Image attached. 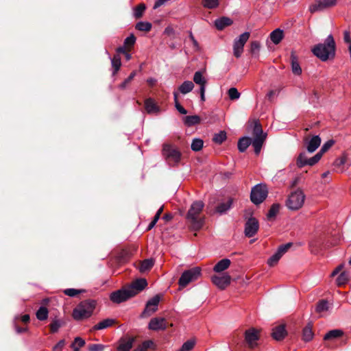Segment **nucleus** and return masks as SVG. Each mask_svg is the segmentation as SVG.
Segmentation results:
<instances>
[{"mask_svg":"<svg viewBox=\"0 0 351 351\" xmlns=\"http://www.w3.org/2000/svg\"><path fill=\"white\" fill-rule=\"evenodd\" d=\"M253 140L249 137H243L238 142V149L241 152H245L250 144L254 148L256 154H258L266 139L267 134L263 132L261 125L255 122L253 128Z\"/></svg>","mask_w":351,"mask_h":351,"instance_id":"f257e3e1","label":"nucleus"},{"mask_svg":"<svg viewBox=\"0 0 351 351\" xmlns=\"http://www.w3.org/2000/svg\"><path fill=\"white\" fill-rule=\"evenodd\" d=\"M336 45L331 34L328 35L324 43L316 45L313 49V54L322 61L333 59L335 56Z\"/></svg>","mask_w":351,"mask_h":351,"instance_id":"f03ea898","label":"nucleus"},{"mask_svg":"<svg viewBox=\"0 0 351 351\" xmlns=\"http://www.w3.org/2000/svg\"><path fill=\"white\" fill-rule=\"evenodd\" d=\"M306 195L302 189H297L292 191L285 202L287 208L292 211L300 210L304 204Z\"/></svg>","mask_w":351,"mask_h":351,"instance_id":"7ed1b4c3","label":"nucleus"},{"mask_svg":"<svg viewBox=\"0 0 351 351\" xmlns=\"http://www.w3.org/2000/svg\"><path fill=\"white\" fill-rule=\"evenodd\" d=\"M95 307L94 300H86L80 303L73 310V317L75 320H82L89 317Z\"/></svg>","mask_w":351,"mask_h":351,"instance_id":"20e7f679","label":"nucleus"},{"mask_svg":"<svg viewBox=\"0 0 351 351\" xmlns=\"http://www.w3.org/2000/svg\"><path fill=\"white\" fill-rule=\"evenodd\" d=\"M204 203L202 201L193 202L188 212L187 218L191 221L193 228L197 230L202 226V221L198 219V215L204 208Z\"/></svg>","mask_w":351,"mask_h":351,"instance_id":"39448f33","label":"nucleus"},{"mask_svg":"<svg viewBox=\"0 0 351 351\" xmlns=\"http://www.w3.org/2000/svg\"><path fill=\"white\" fill-rule=\"evenodd\" d=\"M200 275L201 269L198 267L184 271L179 279V286L181 288L186 287L190 282L196 280Z\"/></svg>","mask_w":351,"mask_h":351,"instance_id":"423d86ee","label":"nucleus"},{"mask_svg":"<svg viewBox=\"0 0 351 351\" xmlns=\"http://www.w3.org/2000/svg\"><path fill=\"white\" fill-rule=\"evenodd\" d=\"M267 189L264 184L256 185L251 191V200L253 203L258 204L261 203L267 196Z\"/></svg>","mask_w":351,"mask_h":351,"instance_id":"0eeeda50","label":"nucleus"},{"mask_svg":"<svg viewBox=\"0 0 351 351\" xmlns=\"http://www.w3.org/2000/svg\"><path fill=\"white\" fill-rule=\"evenodd\" d=\"M250 38L249 32L241 34L238 38H235L233 43V53L234 56L239 58L243 52V47Z\"/></svg>","mask_w":351,"mask_h":351,"instance_id":"6e6552de","label":"nucleus"},{"mask_svg":"<svg viewBox=\"0 0 351 351\" xmlns=\"http://www.w3.org/2000/svg\"><path fill=\"white\" fill-rule=\"evenodd\" d=\"M336 4L337 0H316L309 6L308 10L311 13L322 12L335 6Z\"/></svg>","mask_w":351,"mask_h":351,"instance_id":"1a4fd4ad","label":"nucleus"},{"mask_svg":"<svg viewBox=\"0 0 351 351\" xmlns=\"http://www.w3.org/2000/svg\"><path fill=\"white\" fill-rule=\"evenodd\" d=\"M132 291H130V289L127 287L112 293L110 296V298L112 302L119 304L121 302L126 301L130 298L134 297L132 295L133 293Z\"/></svg>","mask_w":351,"mask_h":351,"instance_id":"9d476101","label":"nucleus"},{"mask_svg":"<svg viewBox=\"0 0 351 351\" xmlns=\"http://www.w3.org/2000/svg\"><path fill=\"white\" fill-rule=\"evenodd\" d=\"M162 155L169 161L178 162L180 159V152L169 144H164L162 147Z\"/></svg>","mask_w":351,"mask_h":351,"instance_id":"9b49d317","label":"nucleus"},{"mask_svg":"<svg viewBox=\"0 0 351 351\" xmlns=\"http://www.w3.org/2000/svg\"><path fill=\"white\" fill-rule=\"evenodd\" d=\"M212 282L220 289H225L231 282V276L225 273L222 275H215L211 278Z\"/></svg>","mask_w":351,"mask_h":351,"instance_id":"f8f14e48","label":"nucleus"},{"mask_svg":"<svg viewBox=\"0 0 351 351\" xmlns=\"http://www.w3.org/2000/svg\"><path fill=\"white\" fill-rule=\"evenodd\" d=\"M259 339V330L251 328L247 330L245 332V340L247 343L248 346L253 348L257 346V341Z\"/></svg>","mask_w":351,"mask_h":351,"instance_id":"ddd939ff","label":"nucleus"},{"mask_svg":"<svg viewBox=\"0 0 351 351\" xmlns=\"http://www.w3.org/2000/svg\"><path fill=\"white\" fill-rule=\"evenodd\" d=\"M160 298L158 295L154 296L151 298L146 304L145 310L143 311L142 315L143 317L150 316L152 313L156 312L158 309V306L160 302Z\"/></svg>","mask_w":351,"mask_h":351,"instance_id":"4468645a","label":"nucleus"},{"mask_svg":"<svg viewBox=\"0 0 351 351\" xmlns=\"http://www.w3.org/2000/svg\"><path fill=\"white\" fill-rule=\"evenodd\" d=\"M259 228L258 221L255 218H250L245 225V234L247 237L254 236L258 232Z\"/></svg>","mask_w":351,"mask_h":351,"instance_id":"2eb2a0df","label":"nucleus"},{"mask_svg":"<svg viewBox=\"0 0 351 351\" xmlns=\"http://www.w3.org/2000/svg\"><path fill=\"white\" fill-rule=\"evenodd\" d=\"M167 328V322L162 317L152 318L148 325V328L152 330H163Z\"/></svg>","mask_w":351,"mask_h":351,"instance_id":"dca6fc26","label":"nucleus"},{"mask_svg":"<svg viewBox=\"0 0 351 351\" xmlns=\"http://www.w3.org/2000/svg\"><path fill=\"white\" fill-rule=\"evenodd\" d=\"M147 285V281L144 278L138 279L134 282L131 284V285L128 286V289L130 291H132L133 296L138 294L140 291L143 290L146 286Z\"/></svg>","mask_w":351,"mask_h":351,"instance_id":"f3484780","label":"nucleus"},{"mask_svg":"<svg viewBox=\"0 0 351 351\" xmlns=\"http://www.w3.org/2000/svg\"><path fill=\"white\" fill-rule=\"evenodd\" d=\"M305 143L307 151L309 153H313L319 147L321 138L319 136H313L310 139H306Z\"/></svg>","mask_w":351,"mask_h":351,"instance_id":"a211bd4d","label":"nucleus"},{"mask_svg":"<svg viewBox=\"0 0 351 351\" xmlns=\"http://www.w3.org/2000/svg\"><path fill=\"white\" fill-rule=\"evenodd\" d=\"M271 335L275 340H282L287 335V332L285 330V326L284 324H280L275 326L273 328V332Z\"/></svg>","mask_w":351,"mask_h":351,"instance_id":"6ab92c4d","label":"nucleus"},{"mask_svg":"<svg viewBox=\"0 0 351 351\" xmlns=\"http://www.w3.org/2000/svg\"><path fill=\"white\" fill-rule=\"evenodd\" d=\"M145 108L149 114H156L159 112V107L152 98H148L145 101Z\"/></svg>","mask_w":351,"mask_h":351,"instance_id":"aec40b11","label":"nucleus"},{"mask_svg":"<svg viewBox=\"0 0 351 351\" xmlns=\"http://www.w3.org/2000/svg\"><path fill=\"white\" fill-rule=\"evenodd\" d=\"M269 36L271 42L275 45H278L284 38V32L278 28L271 32Z\"/></svg>","mask_w":351,"mask_h":351,"instance_id":"412c9836","label":"nucleus"},{"mask_svg":"<svg viewBox=\"0 0 351 351\" xmlns=\"http://www.w3.org/2000/svg\"><path fill=\"white\" fill-rule=\"evenodd\" d=\"M231 264V262L228 258H223L219 261L213 267V271L217 273H220L227 269Z\"/></svg>","mask_w":351,"mask_h":351,"instance_id":"4be33fe9","label":"nucleus"},{"mask_svg":"<svg viewBox=\"0 0 351 351\" xmlns=\"http://www.w3.org/2000/svg\"><path fill=\"white\" fill-rule=\"evenodd\" d=\"M193 82L199 86V88H206L207 80L201 71H196L193 75Z\"/></svg>","mask_w":351,"mask_h":351,"instance_id":"5701e85b","label":"nucleus"},{"mask_svg":"<svg viewBox=\"0 0 351 351\" xmlns=\"http://www.w3.org/2000/svg\"><path fill=\"white\" fill-rule=\"evenodd\" d=\"M291 70L292 72L295 75H300L302 73V69L300 66V64L298 62L297 56L295 54L292 52L291 54Z\"/></svg>","mask_w":351,"mask_h":351,"instance_id":"b1692460","label":"nucleus"},{"mask_svg":"<svg viewBox=\"0 0 351 351\" xmlns=\"http://www.w3.org/2000/svg\"><path fill=\"white\" fill-rule=\"evenodd\" d=\"M154 261L152 258L145 259L142 261L138 267L141 273H145L152 269L154 266Z\"/></svg>","mask_w":351,"mask_h":351,"instance_id":"393cba45","label":"nucleus"},{"mask_svg":"<svg viewBox=\"0 0 351 351\" xmlns=\"http://www.w3.org/2000/svg\"><path fill=\"white\" fill-rule=\"evenodd\" d=\"M312 324H308L302 330V339L305 341H311L313 337V332L312 330Z\"/></svg>","mask_w":351,"mask_h":351,"instance_id":"a878e982","label":"nucleus"},{"mask_svg":"<svg viewBox=\"0 0 351 351\" xmlns=\"http://www.w3.org/2000/svg\"><path fill=\"white\" fill-rule=\"evenodd\" d=\"M194 88V84L191 81H184L180 86L179 90L182 94L190 93Z\"/></svg>","mask_w":351,"mask_h":351,"instance_id":"bb28decb","label":"nucleus"},{"mask_svg":"<svg viewBox=\"0 0 351 351\" xmlns=\"http://www.w3.org/2000/svg\"><path fill=\"white\" fill-rule=\"evenodd\" d=\"M232 20L227 17H223L215 21V24L218 29H222L225 27L231 25Z\"/></svg>","mask_w":351,"mask_h":351,"instance_id":"cd10ccee","label":"nucleus"},{"mask_svg":"<svg viewBox=\"0 0 351 351\" xmlns=\"http://www.w3.org/2000/svg\"><path fill=\"white\" fill-rule=\"evenodd\" d=\"M343 332L341 330H339V329L332 330L325 335L324 339V340H332V339H335L341 337L343 335Z\"/></svg>","mask_w":351,"mask_h":351,"instance_id":"c85d7f7f","label":"nucleus"},{"mask_svg":"<svg viewBox=\"0 0 351 351\" xmlns=\"http://www.w3.org/2000/svg\"><path fill=\"white\" fill-rule=\"evenodd\" d=\"M133 339H128L126 340H122L118 347L119 351H130L132 347Z\"/></svg>","mask_w":351,"mask_h":351,"instance_id":"c756f323","label":"nucleus"},{"mask_svg":"<svg viewBox=\"0 0 351 351\" xmlns=\"http://www.w3.org/2000/svg\"><path fill=\"white\" fill-rule=\"evenodd\" d=\"M200 121L201 119L197 115L186 116L184 120L185 125L187 126H192L198 124L200 123Z\"/></svg>","mask_w":351,"mask_h":351,"instance_id":"7c9ffc66","label":"nucleus"},{"mask_svg":"<svg viewBox=\"0 0 351 351\" xmlns=\"http://www.w3.org/2000/svg\"><path fill=\"white\" fill-rule=\"evenodd\" d=\"M114 323L112 319H106L94 326L95 330H102L111 326Z\"/></svg>","mask_w":351,"mask_h":351,"instance_id":"2f4dec72","label":"nucleus"},{"mask_svg":"<svg viewBox=\"0 0 351 351\" xmlns=\"http://www.w3.org/2000/svg\"><path fill=\"white\" fill-rule=\"evenodd\" d=\"M308 160V158L305 152L300 153L297 158V166L301 168L305 165H307Z\"/></svg>","mask_w":351,"mask_h":351,"instance_id":"473e14b6","label":"nucleus"},{"mask_svg":"<svg viewBox=\"0 0 351 351\" xmlns=\"http://www.w3.org/2000/svg\"><path fill=\"white\" fill-rule=\"evenodd\" d=\"M152 25L149 22L141 21L136 25V29L146 32H149L152 29Z\"/></svg>","mask_w":351,"mask_h":351,"instance_id":"72a5a7b5","label":"nucleus"},{"mask_svg":"<svg viewBox=\"0 0 351 351\" xmlns=\"http://www.w3.org/2000/svg\"><path fill=\"white\" fill-rule=\"evenodd\" d=\"M48 310L47 308L41 306L36 312V317L39 320H45L48 317Z\"/></svg>","mask_w":351,"mask_h":351,"instance_id":"f704fd0d","label":"nucleus"},{"mask_svg":"<svg viewBox=\"0 0 351 351\" xmlns=\"http://www.w3.org/2000/svg\"><path fill=\"white\" fill-rule=\"evenodd\" d=\"M280 205L279 204H274L268 213H267V218L268 219H271L273 217H275L276 216V215L278 213L279 210H280Z\"/></svg>","mask_w":351,"mask_h":351,"instance_id":"c9c22d12","label":"nucleus"},{"mask_svg":"<svg viewBox=\"0 0 351 351\" xmlns=\"http://www.w3.org/2000/svg\"><path fill=\"white\" fill-rule=\"evenodd\" d=\"M231 204V199L228 200L226 202L221 203L217 207V211L219 213L222 214L230 209Z\"/></svg>","mask_w":351,"mask_h":351,"instance_id":"e433bc0d","label":"nucleus"},{"mask_svg":"<svg viewBox=\"0 0 351 351\" xmlns=\"http://www.w3.org/2000/svg\"><path fill=\"white\" fill-rule=\"evenodd\" d=\"M204 141L200 138H195L191 143V149L195 152H198L203 147Z\"/></svg>","mask_w":351,"mask_h":351,"instance_id":"4c0bfd02","label":"nucleus"},{"mask_svg":"<svg viewBox=\"0 0 351 351\" xmlns=\"http://www.w3.org/2000/svg\"><path fill=\"white\" fill-rule=\"evenodd\" d=\"M202 5L208 9H215L219 5V0H202Z\"/></svg>","mask_w":351,"mask_h":351,"instance_id":"58836bf2","label":"nucleus"},{"mask_svg":"<svg viewBox=\"0 0 351 351\" xmlns=\"http://www.w3.org/2000/svg\"><path fill=\"white\" fill-rule=\"evenodd\" d=\"M337 284L338 286H341L347 283L348 281V274L347 272H341L337 278Z\"/></svg>","mask_w":351,"mask_h":351,"instance_id":"ea45409f","label":"nucleus"},{"mask_svg":"<svg viewBox=\"0 0 351 351\" xmlns=\"http://www.w3.org/2000/svg\"><path fill=\"white\" fill-rule=\"evenodd\" d=\"M226 139V133L223 131H221L217 134H215L213 137V141L216 143L221 144Z\"/></svg>","mask_w":351,"mask_h":351,"instance_id":"a19ab883","label":"nucleus"},{"mask_svg":"<svg viewBox=\"0 0 351 351\" xmlns=\"http://www.w3.org/2000/svg\"><path fill=\"white\" fill-rule=\"evenodd\" d=\"M328 308H329V305H328V302H326L325 300H322L317 304L316 311L318 313H321L327 311L328 310Z\"/></svg>","mask_w":351,"mask_h":351,"instance_id":"79ce46f5","label":"nucleus"},{"mask_svg":"<svg viewBox=\"0 0 351 351\" xmlns=\"http://www.w3.org/2000/svg\"><path fill=\"white\" fill-rule=\"evenodd\" d=\"M85 344V341L80 337H76L74 340V342L72 344V348L73 351H79V349L84 346Z\"/></svg>","mask_w":351,"mask_h":351,"instance_id":"37998d69","label":"nucleus"},{"mask_svg":"<svg viewBox=\"0 0 351 351\" xmlns=\"http://www.w3.org/2000/svg\"><path fill=\"white\" fill-rule=\"evenodd\" d=\"M228 94L229 98L232 100L238 99L241 95L240 93L236 88H230L228 91Z\"/></svg>","mask_w":351,"mask_h":351,"instance_id":"c03bdc74","label":"nucleus"},{"mask_svg":"<svg viewBox=\"0 0 351 351\" xmlns=\"http://www.w3.org/2000/svg\"><path fill=\"white\" fill-rule=\"evenodd\" d=\"M112 66L114 69V71L117 72L119 71V69L121 67V58L119 56H114L113 58L112 59Z\"/></svg>","mask_w":351,"mask_h":351,"instance_id":"a18cd8bd","label":"nucleus"},{"mask_svg":"<svg viewBox=\"0 0 351 351\" xmlns=\"http://www.w3.org/2000/svg\"><path fill=\"white\" fill-rule=\"evenodd\" d=\"M335 143L333 140H329L326 142L322 147L320 151L318 152L319 154H322V156Z\"/></svg>","mask_w":351,"mask_h":351,"instance_id":"49530a36","label":"nucleus"},{"mask_svg":"<svg viewBox=\"0 0 351 351\" xmlns=\"http://www.w3.org/2000/svg\"><path fill=\"white\" fill-rule=\"evenodd\" d=\"M322 154H316L314 156L308 158L307 165L313 166L317 163L322 158Z\"/></svg>","mask_w":351,"mask_h":351,"instance_id":"de8ad7c7","label":"nucleus"},{"mask_svg":"<svg viewBox=\"0 0 351 351\" xmlns=\"http://www.w3.org/2000/svg\"><path fill=\"white\" fill-rule=\"evenodd\" d=\"M281 256L276 252L273 256H271L267 261V263L269 266H274L280 260Z\"/></svg>","mask_w":351,"mask_h":351,"instance_id":"09e8293b","label":"nucleus"},{"mask_svg":"<svg viewBox=\"0 0 351 351\" xmlns=\"http://www.w3.org/2000/svg\"><path fill=\"white\" fill-rule=\"evenodd\" d=\"M194 346L195 342L193 341L189 340L182 345L180 350L182 351H191L193 348Z\"/></svg>","mask_w":351,"mask_h":351,"instance_id":"8fccbe9b","label":"nucleus"},{"mask_svg":"<svg viewBox=\"0 0 351 351\" xmlns=\"http://www.w3.org/2000/svg\"><path fill=\"white\" fill-rule=\"evenodd\" d=\"M136 38L133 34H131L130 36L127 37L124 40V46L125 47H130L133 46L135 43Z\"/></svg>","mask_w":351,"mask_h":351,"instance_id":"3c124183","label":"nucleus"},{"mask_svg":"<svg viewBox=\"0 0 351 351\" xmlns=\"http://www.w3.org/2000/svg\"><path fill=\"white\" fill-rule=\"evenodd\" d=\"M145 10V4H140L134 10V16L136 18H140L142 16L143 13Z\"/></svg>","mask_w":351,"mask_h":351,"instance_id":"603ef678","label":"nucleus"},{"mask_svg":"<svg viewBox=\"0 0 351 351\" xmlns=\"http://www.w3.org/2000/svg\"><path fill=\"white\" fill-rule=\"evenodd\" d=\"M260 43L258 41H253L251 43V52L253 54L258 55V52L260 50Z\"/></svg>","mask_w":351,"mask_h":351,"instance_id":"864d4df0","label":"nucleus"},{"mask_svg":"<svg viewBox=\"0 0 351 351\" xmlns=\"http://www.w3.org/2000/svg\"><path fill=\"white\" fill-rule=\"evenodd\" d=\"M83 291L80 289H67L64 291V293L69 296L74 297L77 295L78 293H82Z\"/></svg>","mask_w":351,"mask_h":351,"instance_id":"5fc2aeb1","label":"nucleus"},{"mask_svg":"<svg viewBox=\"0 0 351 351\" xmlns=\"http://www.w3.org/2000/svg\"><path fill=\"white\" fill-rule=\"evenodd\" d=\"M189 38H190V40H191V42L193 43V46L194 50L195 51H199L200 49H201L200 46H199L198 42L197 41V40L193 36L192 32L189 33Z\"/></svg>","mask_w":351,"mask_h":351,"instance_id":"6e6d98bb","label":"nucleus"},{"mask_svg":"<svg viewBox=\"0 0 351 351\" xmlns=\"http://www.w3.org/2000/svg\"><path fill=\"white\" fill-rule=\"evenodd\" d=\"M291 245V243L280 245L276 252L282 257V256L289 250Z\"/></svg>","mask_w":351,"mask_h":351,"instance_id":"4d7b16f0","label":"nucleus"},{"mask_svg":"<svg viewBox=\"0 0 351 351\" xmlns=\"http://www.w3.org/2000/svg\"><path fill=\"white\" fill-rule=\"evenodd\" d=\"M152 345L150 341L143 342L135 351H147V349Z\"/></svg>","mask_w":351,"mask_h":351,"instance_id":"13d9d810","label":"nucleus"},{"mask_svg":"<svg viewBox=\"0 0 351 351\" xmlns=\"http://www.w3.org/2000/svg\"><path fill=\"white\" fill-rule=\"evenodd\" d=\"M61 326V323L58 320H54L50 324V329L51 332H56Z\"/></svg>","mask_w":351,"mask_h":351,"instance_id":"bf43d9fd","label":"nucleus"},{"mask_svg":"<svg viewBox=\"0 0 351 351\" xmlns=\"http://www.w3.org/2000/svg\"><path fill=\"white\" fill-rule=\"evenodd\" d=\"M104 346L102 344H91L88 346V351H103Z\"/></svg>","mask_w":351,"mask_h":351,"instance_id":"052dcab7","label":"nucleus"},{"mask_svg":"<svg viewBox=\"0 0 351 351\" xmlns=\"http://www.w3.org/2000/svg\"><path fill=\"white\" fill-rule=\"evenodd\" d=\"M64 345V340H60L56 345L54 346V347L53 348V351H62Z\"/></svg>","mask_w":351,"mask_h":351,"instance_id":"680f3d73","label":"nucleus"},{"mask_svg":"<svg viewBox=\"0 0 351 351\" xmlns=\"http://www.w3.org/2000/svg\"><path fill=\"white\" fill-rule=\"evenodd\" d=\"M164 33L167 36H173L175 34V31L172 26L169 25L165 29Z\"/></svg>","mask_w":351,"mask_h":351,"instance_id":"e2e57ef3","label":"nucleus"},{"mask_svg":"<svg viewBox=\"0 0 351 351\" xmlns=\"http://www.w3.org/2000/svg\"><path fill=\"white\" fill-rule=\"evenodd\" d=\"M343 39H344V41L346 43H348L349 45H350V43H351V38H350V36L349 32H348V31H345L344 32V33H343Z\"/></svg>","mask_w":351,"mask_h":351,"instance_id":"0e129e2a","label":"nucleus"},{"mask_svg":"<svg viewBox=\"0 0 351 351\" xmlns=\"http://www.w3.org/2000/svg\"><path fill=\"white\" fill-rule=\"evenodd\" d=\"M343 268V265H339L331 274V277L335 276L337 274L340 272V271Z\"/></svg>","mask_w":351,"mask_h":351,"instance_id":"69168bd1","label":"nucleus"},{"mask_svg":"<svg viewBox=\"0 0 351 351\" xmlns=\"http://www.w3.org/2000/svg\"><path fill=\"white\" fill-rule=\"evenodd\" d=\"M168 0H157L155 3H154V9H156L158 8H159L160 6H161L162 5H163L166 1H167Z\"/></svg>","mask_w":351,"mask_h":351,"instance_id":"338daca9","label":"nucleus"},{"mask_svg":"<svg viewBox=\"0 0 351 351\" xmlns=\"http://www.w3.org/2000/svg\"><path fill=\"white\" fill-rule=\"evenodd\" d=\"M156 82L157 80L153 77H150L147 80V84L151 86H154L156 84Z\"/></svg>","mask_w":351,"mask_h":351,"instance_id":"774afa93","label":"nucleus"}]
</instances>
